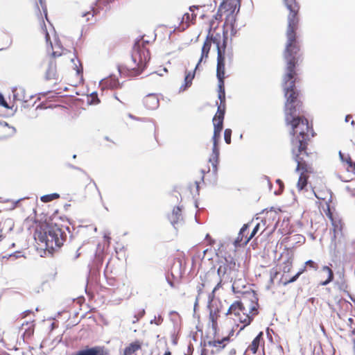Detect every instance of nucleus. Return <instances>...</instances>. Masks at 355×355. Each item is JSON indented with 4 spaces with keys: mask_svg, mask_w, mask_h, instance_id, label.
I'll use <instances>...</instances> for the list:
<instances>
[{
    "mask_svg": "<svg viewBox=\"0 0 355 355\" xmlns=\"http://www.w3.org/2000/svg\"><path fill=\"white\" fill-rule=\"evenodd\" d=\"M234 330L232 329L227 336L223 338L220 340H214L207 342L209 347H216L218 350L224 349L230 340V336H233Z\"/></svg>",
    "mask_w": 355,
    "mask_h": 355,
    "instance_id": "obj_18",
    "label": "nucleus"
},
{
    "mask_svg": "<svg viewBox=\"0 0 355 355\" xmlns=\"http://www.w3.org/2000/svg\"><path fill=\"white\" fill-rule=\"evenodd\" d=\"M351 123H352V125H354L355 124L354 121H352Z\"/></svg>",
    "mask_w": 355,
    "mask_h": 355,
    "instance_id": "obj_51",
    "label": "nucleus"
},
{
    "mask_svg": "<svg viewBox=\"0 0 355 355\" xmlns=\"http://www.w3.org/2000/svg\"><path fill=\"white\" fill-rule=\"evenodd\" d=\"M297 162L296 171L300 173L297 187L299 190H303L307 185L310 174L313 173L311 155L293 156Z\"/></svg>",
    "mask_w": 355,
    "mask_h": 355,
    "instance_id": "obj_8",
    "label": "nucleus"
},
{
    "mask_svg": "<svg viewBox=\"0 0 355 355\" xmlns=\"http://www.w3.org/2000/svg\"><path fill=\"white\" fill-rule=\"evenodd\" d=\"M259 298L253 290L243 293L239 300L234 302L227 309L226 315H232L236 322L242 324L240 330L250 325L255 316L259 314Z\"/></svg>",
    "mask_w": 355,
    "mask_h": 355,
    "instance_id": "obj_3",
    "label": "nucleus"
},
{
    "mask_svg": "<svg viewBox=\"0 0 355 355\" xmlns=\"http://www.w3.org/2000/svg\"><path fill=\"white\" fill-rule=\"evenodd\" d=\"M266 221L261 220V223H258L252 230L249 237L245 240V243H249V241L254 238L258 233L259 235L262 234L263 232L266 230Z\"/></svg>",
    "mask_w": 355,
    "mask_h": 355,
    "instance_id": "obj_23",
    "label": "nucleus"
},
{
    "mask_svg": "<svg viewBox=\"0 0 355 355\" xmlns=\"http://www.w3.org/2000/svg\"><path fill=\"white\" fill-rule=\"evenodd\" d=\"M58 65L55 64V61L52 60L50 58L48 64V68L46 72V77L47 79H57L58 76Z\"/></svg>",
    "mask_w": 355,
    "mask_h": 355,
    "instance_id": "obj_24",
    "label": "nucleus"
},
{
    "mask_svg": "<svg viewBox=\"0 0 355 355\" xmlns=\"http://www.w3.org/2000/svg\"><path fill=\"white\" fill-rule=\"evenodd\" d=\"M306 271V268L303 267L301 268L293 277L290 278L289 279H285L284 280L283 277L281 278L280 282H282V285L286 286L287 284L295 282L299 277L304 273Z\"/></svg>",
    "mask_w": 355,
    "mask_h": 355,
    "instance_id": "obj_29",
    "label": "nucleus"
},
{
    "mask_svg": "<svg viewBox=\"0 0 355 355\" xmlns=\"http://www.w3.org/2000/svg\"><path fill=\"white\" fill-rule=\"evenodd\" d=\"M328 201H325V203L320 202V207H321V212L323 213L327 217L331 220H333V214L330 209V205Z\"/></svg>",
    "mask_w": 355,
    "mask_h": 355,
    "instance_id": "obj_27",
    "label": "nucleus"
},
{
    "mask_svg": "<svg viewBox=\"0 0 355 355\" xmlns=\"http://www.w3.org/2000/svg\"><path fill=\"white\" fill-rule=\"evenodd\" d=\"M200 281L196 286L198 294L196 297V304L198 303L202 295H203L211 287L214 286L211 292L209 293L207 295L208 303L213 302L216 297V291L222 287V279L220 275H218V273L215 272V271H208L205 274L201 275L200 276Z\"/></svg>",
    "mask_w": 355,
    "mask_h": 355,
    "instance_id": "obj_7",
    "label": "nucleus"
},
{
    "mask_svg": "<svg viewBox=\"0 0 355 355\" xmlns=\"http://www.w3.org/2000/svg\"><path fill=\"white\" fill-rule=\"evenodd\" d=\"M164 355H172V354L169 350H167L164 352Z\"/></svg>",
    "mask_w": 355,
    "mask_h": 355,
    "instance_id": "obj_47",
    "label": "nucleus"
},
{
    "mask_svg": "<svg viewBox=\"0 0 355 355\" xmlns=\"http://www.w3.org/2000/svg\"><path fill=\"white\" fill-rule=\"evenodd\" d=\"M200 355H207V350L206 349H202Z\"/></svg>",
    "mask_w": 355,
    "mask_h": 355,
    "instance_id": "obj_44",
    "label": "nucleus"
},
{
    "mask_svg": "<svg viewBox=\"0 0 355 355\" xmlns=\"http://www.w3.org/2000/svg\"><path fill=\"white\" fill-rule=\"evenodd\" d=\"M196 15L192 12H186L182 17L181 21L180 23L178 29L180 31H184L187 29L191 24H194L196 21Z\"/></svg>",
    "mask_w": 355,
    "mask_h": 355,
    "instance_id": "obj_20",
    "label": "nucleus"
},
{
    "mask_svg": "<svg viewBox=\"0 0 355 355\" xmlns=\"http://www.w3.org/2000/svg\"><path fill=\"white\" fill-rule=\"evenodd\" d=\"M225 112V103H220L218 106L217 112L213 119V123L223 124Z\"/></svg>",
    "mask_w": 355,
    "mask_h": 355,
    "instance_id": "obj_25",
    "label": "nucleus"
},
{
    "mask_svg": "<svg viewBox=\"0 0 355 355\" xmlns=\"http://www.w3.org/2000/svg\"><path fill=\"white\" fill-rule=\"evenodd\" d=\"M196 185H197V189H198V188H199L198 183V182H196Z\"/></svg>",
    "mask_w": 355,
    "mask_h": 355,
    "instance_id": "obj_53",
    "label": "nucleus"
},
{
    "mask_svg": "<svg viewBox=\"0 0 355 355\" xmlns=\"http://www.w3.org/2000/svg\"><path fill=\"white\" fill-rule=\"evenodd\" d=\"M315 197L321 200L322 203H325V201L331 202V196L329 195V192L327 191L326 192H322L321 191H315Z\"/></svg>",
    "mask_w": 355,
    "mask_h": 355,
    "instance_id": "obj_32",
    "label": "nucleus"
},
{
    "mask_svg": "<svg viewBox=\"0 0 355 355\" xmlns=\"http://www.w3.org/2000/svg\"><path fill=\"white\" fill-rule=\"evenodd\" d=\"M322 270L324 272H327L328 274L327 279L320 283L321 285L325 286L333 281L334 275L333 270L331 269V268L329 266H324L322 268Z\"/></svg>",
    "mask_w": 355,
    "mask_h": 355,
    "instance_id": "obj_30",
    "label": "nucleus"
},
{
    "mask_svg": "<svg viewBox=\"0 0 355 355\" xmlns=\"http://www.w3.org/2000/svg\"><path fill=\"white\" fill-rule=\"evenodd\" d=\"M106 83L107 86L111 89H118L121 88L123 85H120L118 79L115 77L110 76L106 80Z\"/></svg>",
    "mask_w": 355,
    "mask_h": 355,
    "instance_id": "obj_33",
    "label": "nucleus"
},
{
    "mask_svg": "<svg viewBox=\"0 0 355 355\" xmlns=\"http://www.w3.org/2000/svg\"><path fill=\"white\" fill-rule=\"evenodd\" d=\"M178 262L179 268L178 270H174V266L171 267V275L172 277V279L168 278V282L171 287L175 286L174 282L180 279L183 274V269L182 268V261L180 259H178Z\"/></svg>",
    "mask_w": 355,
    "mask_h": 355,
    "instance_id": "obj_21",
    "label": "nucleus"
},
{
    "mask_svg": "<svg viewBox=\"0 0 355 355\" xmlns=\"http://www.w3.org/2000/svg\"><path fill=\"white\" fill-rule=\"evenodd\" d=\"M264 345L263 334L262 331L259 332V334L253 339L252 343L248 345L246 351L250 352L252 354H255L259 347L261 345Z\"/></svg>",
    "mask_w": 355,
    "mask_h": 355,
    "instance_id": "obj_19",
    "label": "nucleus"
},
{
    "mask_svg": "<svg viewBox=\"0 0 355 355\" xmlns=\"http://www.w3.org/2000/svg\"><path fill=\"white\" fill-rule=\"evenodd\" d=\"M223 58L221 57V55L219 53V59H218V64H217L216 67V76L218 80V92H225V65L223 63Z\"/></svg>",
    "mask_w": 355,
    "mask_h": 355,
    "instance_id": "obj_13",
    "label": "nucleus"
},
{
    "mask_svg": "<svg viewBox=\"0 0 355 355\" xmlns=\"http://www.w3.org/2000/svg\"><path fill=\"white\" fill-rule=\"evenodd\" d=\"M148 42L143 39L137 40L132 48L131 59L126 63L125 67L131 76H138L146 67L150 59V52L146 48Z\"/></svg>",
    "mask_w": 355,
    "mask_h": 355,
    "instance_id": "obj_6",
    "label": "nucleus"
},
{
    "mask_svg": "<svg viewBox=\"0 0 355 355\" xmlns=\"http://www.w3.org/2000/svg\"><path fill=\"white\" fill-rule=\"evenodd\" d=\"M72 355H110V353L104 347L95 346L79 350Z\"/></svg>",
    "mask_w": 355,
    "mask_h": 355,
    "instance_id": "obj_16",
    "label": "nucleus"
},
{
    "mask_svg": "<svg viewBox=\"0 0 355 355\" xmlns=\"http://www.w3.org/2000/svg\"><path fill=\"white\" fill-rule=\"evenodd\" d=\"M285 123L290 127L292 155H311V153L307 152V146L315 135L312 123L304 116L297 114L285 116Z\"/></svg>",
    "mask_w": 355,
    "mask_h": 355,
    "instance_id": "obj_2",
    "label": "nucleus"
},
{
    "mask_svg": "<svg viewBox=\"0 0 355 355\" xmlns=\"http://www.w3.org/2000/svg\"><path fill=\"white\" fill-rule=\"evenodd\" d=\"M214 126V135H213V149L212 154L209 159V162L212 165V172L214 175H216L218 171V164L219 159V148L218 146V140L220 137V132L223 128V124L213 123Z\"/></svg>",
    "mask_w": 355,
    "mask_h": 355,
    "instance_id": "obj_10",
    "label": "nucleus"
},
{
    "mask_svg": "<svg viewBox=\"0 0 355 355\" xmlns=\"http://www.w3.org/2000/svg\"><path fill=\"white\" fill-rule=\"evenodd\" d=\"M45 38L47 42L50 41V36L46 31H45Z\"/></svg>",
    "mask_w": 355,
    "mask_h": 355,
    "instance_id": "obj_43",
    "label": "nucleus"
},
{
    "mask_svg": "<svg viewBox=\"0 0 355 355\" xmlns=\"http://www.w3.org/2000/svg\"><path fill=\"white\" fill-rule=\"evenodd\" d=\"M351 118H352L351 115H347L346 117H345V121L347 122H348Z\"/></svg>",
    "mask_w": 355,
    "mask_h": 355,
    "instance_id": "obj_46",
    "label": "nucleus"
},
{
    "mask_svg": "<svg viewBox=\"0 0 355 355\" xmlns=\"http://www.w3.org/2000/svg\"><path fill=\"white\" fill-rule=\"evenodd\" d=\"M195 76V71L193 72H188L184 78V85L183 90H185L192 85V80Z\"/></svg>",
    "mask_w": 355,
    "mask_h": 355,
    "instance_id": "obj_34",
    "label": "nucleus"
},
{
    "mask_svg": "<svg viewBox=\"0 0 355 355\" xmlns=\"http://www.w3.org/2000/svg\"><path fill=\"white\" fill-rule=\"evenodd\" d=\"M277 182L280 186H282V184H283L282 181V180H277Z\"/></svg>",
    "mask_w": 355,
    "mask_h": 355,
    "instance_id": "obj_49",
    "label": "nucleus"
},
{
    "mask_svg": "<svg viewBox=\"0 0 355 355\" xmlns=\"http://www.w3.org/2000/svg\"><path fill=\"white\" fill-rule=\"evenodd\" d=\"M351 336L352 337L353 353L355 355V328L352 331Z\"/></svg>",
    "mask_w": 355,
    "mask_h": 355,
    "instance_id": "obj_41",
    "label": "nucleus"
},
{
    "mask_svg": "<svg viewBox=\"0 0 355 355\" xmlns=\"http://www.w3.org/2000/svg\"><path fill=\"white\" fill-rule=\"evenodd\" d=\"M35 240L49 252L59 249L66 239V234L56 224L37 223L33 234Z\"/></svg>",
    "mask_w": 355,
    "mask_h": 355,
    "instance_id": "obj_4",
    "label": "nucleus"
},
{
    "mask_svg": "<svg viewBox=\"0 0 355 355\" xmlns=\"http://www.w3.org/2000/svg\"><path fill=\"white\" fill-rule=\"evenodd\" d=\"M251 223L244 224L241 228L238 236L234 242V245L236 248L245 246L248 243H245V240L249 237L250 235V227Z\"/></svg>",
    "mask_w": 355,
    "mask_h": 355,
    "instance_id": "obj_14",
    "label": "nucleus"
},
{
    "mask_svg": "<svg viewBox=\"0 0 355 355\" xmlns=\"http://www.w3.org/2000/svg\"><path fill=\"white\" fill-rule=\"evenodd\" d=\"M286 10H300V3L296 0H283Z\"/></svg>",
    "mask_w": 355,
    "mask_h": 355,
    "instance_id": "obj_31",
    "label": "nucleus"
},
{
    "mask_svg": "<svg viewBox=\"0 0 355 355\" xmlns=\"http://www.w3.org/2000/svg\"><path fill=\"white\" fill-rule=\"evenodd\" d=\"M339 155H340V157L343 156V155H342V153L340 152L339 153Z\"/></svg>",
    "mask_w": 355,
    "mask_h": 355,
    "instance_id": "obj_54",
    "label": "nucleus"
},
{
    "mask_svg": "<svg viewBox=\"0 0 355 355\" xmlns=\"http://www.w3.org/2000/svg\"><path fill=\"white\" fill-rule=\"evenodd\" d=\"M239 264L236 263V261L232 259L230 261H226V263L220 265L217 270L218 275L225 274L235 273L239 271Z\"/></svg>",
    "mask_w": 355,
    "mask_h": 355,
    "instance_id": "obj_15",
    "label": "nucleus"
},
{
    "mask_svg": "<svg viewBox=\"0 0 355 355\" xmlns=\"http://www.w3.org/2000/svg\"><path fill=\"white\" fill-rule=\"evenodd\" d=\"M210 171V168L209 167H207V168L206 169H202L201 172L202 173V178L203 179L204 178V175L206 173H209Z\"/></svg>",
    "mask_w": 355,
    "mask_h": 355,
    "instance_id": "obj_42",
    "label": "nucleus"
},
{
    "mask_svg": "<svg viewBox=\"0 0 355 355\" xmlns=\"http://www.w3.org/2000/svg\"><path fill=\"white\" fill-rule=\"evenodd\" d=\"M168 220L173 226L182 220V209L180 207L178 206L173 208L171 214L168 215Z\"/></svg>",
    "mask_w": 355,
    "mask_h": 355,
    "instance_id": "obj_22",
    "label": "nucleus"
},
{
    "mask_svg": "<svg viewBox=\"0 0 355 355\" xmlns=\"http://www.w3.org/2000/svg\"><path fill=\"white\" fill-rule=\"evenodd\" d=\"M0 100L1 101H4L3 97L1 95H0Z\"/></svg>",
    "mask_w": 355,
    "mask_h": 355,
    "instance_id": "obj_50",
    "label": "nucleus"
},
{
    "mask_svg": "<svg viewBox=\"0 0 355 355\" xmlns=\"http://www.w3.org/2000/svg\"><path fill=\"white\" fill-rule=\"evenodd\" d=\"M87 102L89 104H98L100 102V100L98 97V94L96 92H93L88 97Z\"/></svg>",
    "mask_w": 355,
    "mask_h": 355,
    "instance_id": "obj_37",
    "label": "nucleus"
},
{
    "mask_svg": "<svg viewBox=\"0 0 355 355\" xmlns=\"http://www.w3.org/2000/svg\"><path fill=\"white\" fill-rule=\"evenodd\" d=\"M241 0H225L220 5L216 15L214 16V21L222 19L225 16V24H231L235 21V12L239 10Z\"/></svg>",
    "mask_w": 355,
    "mask_h": 355,
    "instance_id": "obj_9",
    "label": "nucleus"
},
{
    "mask_svg": "<svg viewBox=\"0 0 355 355\" xmlns=\"http://www.w3.org/2000/svg\"><path fill=\"white\" fill-rule=\"evenodd\" d=\"M287 28L286 31V42L283 51V58L285 62L284 72L282 77V85L285 103V116L287 114L300 113L302 103L298 99L300 93L295 87L298 82L297 67L302 60V54L300 42L297 40V30L298 29L300 10H287Z\"/></svg>",
    "mask_w": 355,
    "mask_h": 355,
    "instance_id": "obj_1",
    "label": "nucleus"
},
{
    "mask_svg": "<svg viewBox=\"0 0 355 355\" xmlns=\"http://www.w3.org/2000/svg\"><path fill=\"white\" fill-rule=\"evenodd\" d=\"M232 130L229 128L225 129L224 132V139L227 144L231 143Z\"/></svg>",
    "mask_w": 355,
    "mask_h": 355,
    "instance_id": "obj_39",
    "label": "nucleus"
},
{
    "mask_svg": "<svg viewBox=\"0 0 355 355\" xmlns=\"http://www.w3.org/2000/svg\"><path fill=\"white\" fill-rule=\"evenodd\" d=\"M143 103L148 110H155L159 105L158 96L155 94L146 95L143 99Z\"/></svg>",
    "mask_w": 355,
    "mask_h": 355,
    "instance_id": "obj_17",
    "label": "nucleus"
},
{
    "mask_svg": "<svg viewBox=\"0 0 355 355\" xmlns=\"http://www.w3.org/2000/svg\"><path fill=\"white\" fill-rule=\"evenodd\" d=\"M214 20L213 19L210 21L209 31L202 46L200 58L196 64L195 70L198 68L202 62H205L208 59L212 43L215 44L217 48V64H218L219 53L223 58V64H227L229 67L232 64L233 54L231 52L226 51V45L225 43L223 46H220V40L218 39V37H220L218 34L214 35V34L211 33V29L214 28Z\"/></svg>",
    "mask_w": 355,
    "mask_h": 355,
    "instance_id": "obj_5",
    "label": "nucleus"
},
{
    "mask_svg": "<svg viewBox=\"0 0 355 355\" xmlns=\"http://www.w3.org/2000/svg\"><path fill=\"white\" fill-rule=\"evenodd\" d=\"M97 13H98V11L94 7H92L91 9L88 11H83L81 12V16L83 17H87L86 21H89V16L93 17Z\"/></svg>",
    "mask_w": 355,
    "mask_h": 355,
    "instance_id": "obj_36",
    "label": "nucleus"
},
{
    "mask_svg": "<svg viewBox=\"0 0 355 355\" xmlns=\"http://www.w3.org/2000/svg\"><path fill=\"white\" fill-rule=\"evenodd\" d=\"M353 320L352 318L349 319V321L352 322Z\"/></svg>",
    "mask_w": 355,
    "mask_h": 355,
    "instance_id": "obj_55",
    "label": "nucleus"
},
{
    "mask_svg": "<svg viewBox=\"0 0 355 355\" xmlns=\"http://www.w3.org/2000/svg\"><path fill=\"white\" fill-rule=\"evenodd\" d=\"M59 198H60V195L56 193H51V194L44 195V196H42L40 199H41V201H42L44 202H49L53 200H56Z\"/></svg>",
    "mask_w": 355,
    "mask_h": 355,
    "instance_id": "obj_35",
    "label": "nucleus"
},
{
    "mask_svg": "<svg viewBox=\"0 0 355 355\" xmlns=\"http://www.w3.org/2000/svg\"><path fill=\"white\" fill-rule=\"evenodd\" d=\"M218 98L220 99V103H225V93H218Z\"/></svg>",
    "mask_w": 355,
    "mask_h": 355,
    "instance_id": "obj_40",
    "label": "nucleus"
},
{
    "mask_svg": "<svg viewBox=\"0 0 355 355\" xmlns=\"http://www.w3.org/2000/svg\"><path fill=\"white\" fill-rule=\"evenodd\" d=\"M50 58L52 60L55 61V64L58 65L59 69L64 67L70 62L73 61L70 53L64 50H62L61 51H53Z\"/></svg>",
    "mask_w": 355,
    "mask_h": 355,
    "instance_id": "obj_12",
    "label": "nucleus"
},
{
    "mask_svg": "<svg viewBox=\"0 0 355 355\" xmlns=\"http://www.w3.org/2000/svg\"><path fill=\"white\" fill-rule=\"evenodd\" d=\"M293 259L291 257H287V259L283 261L282 265V271L284 273H288L293 268Z\"/></svg>",
    "mask_w": 355,
    "mask_h": 355,
    "instance_id": "obj_28",
    "label": "nucleus"
},
{
    "mask_svg": "<svg viewBox=\"0 0 355 355\" xmlns=\"http://www.w3.org/2000/svg\"><path fill=\"white\" fill-rule=\"evenodd\" d=\"M304 267H305L306 268H312L314 270H317L318 269V263H315V261H313V260H309V261H306Z\"/></svg>",
    "mask_w": 355,
    "mask_h": 355,
    "instance_id": "obj_38",
    "label": "nucleus"
},
{
    "mask_svg": "<svg viewBox=\"0 0 355 355\" xmlns=\"http://www.w3.org/2000/svg\"><path fill=\"white\" fill-rule=\"evenodd\" d=\"M266 214H267V215H268V214H270V215L273 214L275 216H276V215H277L275 212H272V211H270V213H269V212H267V213H266Z\"/></svg>",
    "mask_w": 355,
    "mask_h": 355,
    "instance_id": "obj_48",
    "label": "nucleus"
},
{
    "mask_svg": "<svg viewBox=\"0 0 355 355\" xmlns=\"http://www.w3.org/2000/svg\"><path fill=\"white\" fill-rule=\"evenodd\" d=\"M141 349V343L139 340H135L124 349L123 355H132L135 352Z\"/></svg>",
    "mask_w": 355,
    "mask_h": 355,
    "instance_id": "obj_26",
    "label": "nucleus"
},
{
    "mask_svg": "<svg viewBox=\"0 0 355 355\" xmlns=\"http://www.w3.org/2000/svg\"><path fill=\"white\" fill-rule=\"evenodd\" d=\"M119 94H120L119 92H116V93H115V94H114L115 98H116L117 100H119V101H121V102L123 103L121 100H120V99H119V96H119Z\"/></svg>",
    "mask_w": 355,
    "mask_h": 355,
    "instance_id": "obj_45",
    "label": "nucleus"
},
{
    "mask_svg": "<svg viewBox=\"0 0 355 355\" xmlns=\"http://www.w3.org/2000/svg\"><path fill=\"white\" fill-rule=\"evenodd\" d=\"M3 236L0 234V241L2 240Z\"/></svg>",
    "mask_w": 355,
    "mask_h": 355,
    "instance_id": "obj_52",
    "label": "nucleus"
},
{
    "mask_svg": "<svg viewBox=\"0 0 355 355\" xmlns=\"http://www.w3.org/2000/svg\"><path fill=\"white\" fill-rule=\"evenodd\" d=\"M208 307L209 309V322L211 324L214 334H216L219 330L218 320L220 318L221 308L214 306V302L208 303Z\"/></svg>",
    "mask_w": 355,
    "mask_h": 355,
    "instance_id": "obj_11",
    "label": "nucleus"
}]
</instances>
